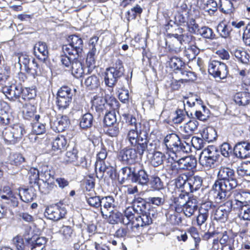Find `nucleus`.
<instances>
[{"mask_svg":"<svg viewBox=\"0 0 250 250\" xmlns=\"http://www.w3.org/2000/svg\"><path fill=\"white\" fill-rule=\"evenodd\" d=\"M68 43L63 45L62 47L63 53L79 57L83 50V40L76 35H71L67 39Z\"/></svg>","mask_w":250,"mask_h":250,"instance_id":"nucleus-4","label":"nucleus"},{"mask_svg":"<svg viewBox=\"0 0 250 250\" xmlns=\"http://www.w3.org/2000/svg\"><path fill=\"white\" fill-rule=\"evenodd\" d=\"M69 69H71L72 74L76 78L82 77L84 74L82 64L80 61H78V59L72 62Z\"/></svg>","mask_w":250,"mask_h":250,"instance_id":"nucleus-34","label":"nucleus"},{"mask_svg":"<svg viewBox=\"0 0 250 250\" xmlns=\"http://www.w3.org/2000/svg\"><path fill=\"white\" fill-rule=\"evenodd\" d=\"M26 72L33 76L34 78L41 76L42 74L40 65L34 59L32 60V62L26 70Z\"/></svg>","mask_w":250,"mask_h":250,"instance_id":"nucleus-42","label":"nucleus"},{"mask_svg":"<svg viewBox=\"0 0 250 250\" xmlns=\"http://www.w3.org/2000/svg\"><path fill=\"white\" fill-rule=\"evenodd\" d=\"M29 180L30 184H37L40 180V172L35 167H31L28 171Z\"/></svg>","mask_w":250,"mask_h":250,"instance_id":"nucleus-63","label":"nucleus"},{"mask_svg":"<svg viewBox=\"0 0 250 250\" xmlns=\"http://www.w3.org/2000/svg\"><path fill=\"white\" fill-rule=\"evenodd\" d=\"M106 99L103 97L95 96L92 100V106L96 111L100 114L104 112H107L106 110Z\"/></svg>","mask_w":250,"mask_h":250,"instance_id":"nucleus-26","label":"nucleus"},{"mask_svg":"<svg viewBox=\"0 0 250 250\" xmlns=\"http://www.w3.org/2000/svg\"><path fill=\"white\" fill-rule=\"evenodd\" d=\"M100 206V212L103 218L106 219L107 214H105V211H110L116 208L115 200L112 196H102Z\"/></svg>","mask_w":250,"mask_h":250,"instance_id":"nucleus-12","label":"nucleus"},{"mask_svg":"<svg viewBox=\"0 0 250 250\" xmlns=\"http://www.w3.org/2000/svg\"><path fill=\"white\" fill-rule=\"evenodd\" d=\"M203 180L198 175L191 176L188 179V193L193 192L199 189L202 185Z\"/></svg>","mask_w":250,"mask_h":250,"instance_id":"nucleus-28","label":"nucleus"},{"mask_svg":"<svg viewBox=\"0 0 250 250\" xmlns=\"http://www.w3.org/2000/svg\"><path fill=\"white\" fill-rule=\"evenodd\" d=\"M209 73L214 78L224 79L228 74V70L225 63L218 61H212L208 64Z\"/></svg>","mask_w":250,"mask_h":250,"instance_id":"nucleus-8","label":"nucleus"},{"mask_svg":"<svg viewBox=\"0 0 250 250\" xmlns=\"http://www.w3.org/2000/svg\"><path fill=\"white\" fill-rule=\"evenodd\" d=\"M77 159L78 150L76 148L73 147L66 152L64 161L66 163H71L75 162Z\"/></svg>","mask_w":250,"mask_h":250,"instance_id":"nucleus-62","label":"nucleus"},{"mask_svg":"<svg viewBox=\"0 0 250 250\" xmlns=\"http://www.w3.org/2000/svg\"><path fill=\"white\" fill-rule=\"evenodd\" d=\"M32 125V132L34 135H32L30 137V139L32 140L34 139V141H36L38 137L37 135L43 134L45 132L46 129L45 125L43 124L40 123L38 121H35ZM31 141H33L31 140Z\"/></svg>","mask_w":250,"mask_h":250,"instance_id":"nucleus-33","label":"nucleus"},{"mask_svg":"<svg viewBox=\"0 0 250 250\" xmlns=\"http://www.w3.org/2000/svg\"><path fill=\"white\" fill-rule=\"evenodd\" d=\"M216 161L212 159L211 157H208L207 155H204L203 153H201L199 158V163L205 168L209 169L215 167Z\"/></svg>","mask_w":250,"mask_h":250,"instance_id":"nucleus-48","label":"nucleus"},{"mask_svg":"<svg viewBox=\"0 0 250 250\" xmlns=\"http://www.w3.org/2000/svg\"><path fill=\"white\" fill-rule=\"evenodd\" d=\"M13 134L16 139V142L19 141L22 136L25 133L23 126L20 124L14 125L11 126Z\"/></svg>","mask_w":250,"mask_h":250,"instance_id":"nucleus-57","label":"nucleus"},{"mask_svg":"<svg viewBox=\"0 0 250 250\" xmlns=\"http://www.w3.org/2000/svg\"><path fill=\"white\" fill-rule=\"evenodd\" d=\"M74 93L71 89L67 86L61 87L58 91L57 105L59 110L67 108L71 103Z\"/></svg>","mask_w":250,"mask_h":250,"instance_id":"nucleus-5","label":"nucleus"},{"mask_svg":"<svg viewBox=\"0 0 250 250\" xmlns=\"http://www.w3.org/2000/svg\"><path fill=\"white\" fill-rule=\"evenodd\" d=\"M108 166H106L104 161H96L95 169L96 176L98 178L101 179L103 178L104 173L106 171Z\"/></svg>","mask_w":250,"mask_h":250,"instance_id":"nucleus-51","label":"nucleus"},{"mask_svg":"<svg viewBox=\"0 0 250 250\" xmlns=\"http://www.w3.org/2000/svg\"><path fill=\"white\" fill-rule=\"evenodd\" d=\"M234 100L239 105H246L249 104V95L247 93L240 92L235 94Z\"/></svg>","mask_w":250,"mask_h":250,"instance_id":"nucleus-56","label":"nucleus"},{"mask_svg":"<svg viewBox=\"0 0 250 250\" xmlns=\"http://www.w3.org/2000/svg\"><path fill=\"white\" fill-rule=\"evenodd\" d=\"M225 204H226L227 207L228 208H229L230 212L232 209L236 210H243L247 207L244 204H243L242 201H240L238 199L236 198H232L230 200H229L227 201Z\"/></svg>","mask_w":250,"mask_h":250,"instance_id":"nucleus-40","label":"nucleus"},{"mask_svg":"<svg viewBox=\"0 0 250 250\" xmlns=\"http://www.w3.org/2000/svg\"><path fill=\"white\" fill-rule=\"evenodd\" d=\"M197 34L206 39L212 40L216 39V35L214 33L213 30L208 26L201 27L198 30Z\"/></svg>","mask_w":250,"mask_h":250,"instance_id":"nucleus-44","label":"nucleus"},{"mask_svg":"<svg viewBox=\"0 0 250 250\" xmlns=\"http://www.w3.org/2000/svg\"><path fill=\"white\" fill-rule=\"evenodd\" d=\"M157 141H152L149 142L148 139V134H147L145 140L142 144H140L139 152L143 155L145 151H146L149 154H152L154 152H156L155 150L157 147Z\"/></svg>","mask_w":250,"mask_h":250,"instance_id":"nucleus-22","label":"nucleus"},{"mask_svg":"<svg viewBox=\"0 0 250 250\" xmlns=\"http://www.w3.org/2000/svg\"><path fill=\"white\" fill-rule=\"evenodd\" d=\"M152 223V219L150 212L145 211L140 215L135 217V221H133L134 227L138 228L148 226Z\"/></svg>","mask_w":250,"mask_h":250,"instance_id":"nucleus-25","label":"nucleus"},{"mask_svg":"<svg viewBox=\"0 0 250 250\" xmlns=\"http://www.w3.org/2000/svg\"><path fill=\"white\" fill-rule=\"evenodd\" d=\"M188 179L187 175L183 174L180 175L176 180V186L181 189V191H185L188 193Z\"/></svg>","mask_w":250,"mask_h":250,"instance_id":"nucleus-35","label":"nucleus"},{"mask_svg":"<svg viewBox=\"0 0 250 250\" xmlns=\"http://www.w3.org/2000/svg\"><path fill=\"white\" fill-rule=\"evenodd\" d=\"M93 116L90 113H86L83 114L80 119V126L83 129H87L90 128L93 125Z\"/></svg>","mask_w":250,"mask_h":250,"instance_id":"nucleus-32","label":"nucleus"},{"mask_svg":"<svg viewBox=\"0 0 250 250\" xmlns=\"http://www.w3.org/2000/svg\"><path fill=\"white\" fill-rule=\"evenodd\" d=\"M52 145L53 150L61 151L65 148L67 145V141L64 136L62 135L58 136L54 140Z\"/></svg>","mask_w":250,"mask_h":250,"instance_id":"nucleus-36","label":"nucleus"},{"mask_svg":"<svg viewBox=\"0 0 250 250\" xmlns=\"http://www.w3.org/2000/svg\"><path fill=\"white\" fill-rule=\"evenodd\" d=\"M36 111V108L34 105L30 104H25L22 110L23 118L28 120L38 121L40 116L39 115H35Z\"/></svg>","mask_w":250,"mask_h":250,"instance_id":"nucleus-23","label":"nucleus"},{"mask_svg":"<svg viewBox=\"0 0 250 250\" xmlns=\"http://www.w3.org/2000/svg\"><path fill=\"white\" fill-rule=\"evenodd\" d=\"M197 3L201 9L208 13L210 16L214 15L218 7L215 0H198Z\"/></svg>","mask_w":250,"mask_h":250,"instance_id":"nucleus-18","label":"nucleus"},{"mask_svg":"<svg viewBox=\"0 0 250 250\" xmlns=\"http://www.w3.org/2000/svg\"><path fill=\"white\" fill-rule=\"evenodd\" d=\"M94 191L90 193L86 192L84 193L85 200L86 203L91 207L95 208H100L101 206V201L102 196L96 195Z\"/></svg>","mask_w":250,"mask_h":250,"instance_id":"nucleus-27","label":"nucleus"},{"mask_svg":"<svg viewBox=\"0 0 250 250\" xmlns=\"http://www.w3.org/2000/svg\"><path fill=\"white\" fill-rule=\"evenodd\" d=\"M164 144L167 149L173 153L183 152L188 153L190 151V146L186 141H181L175 133L167 134L164 139Z\"/></svg>","mask_w":250,"mask_h":250,"instance_id":"nucleus-3","label":"nucleus"},{"mask_svg":"<svg viewBox=\"0 0 250 250\" xmlns=\"http://www.w3.org/2000/svg\"><path fill=\"white\" fill-rule=\"evenodd\" d=\"M235 156L241 159H245L250 156V143L242 142L237 143L233 149Z\"/></svg>","mask_w":250,"mask_h":250,"instance_id":"nucleus-13","label":"nucleus"},{"mask_svg":"<svg viewBox=\"0 0 250 250\" xmlns=\"http://www.w3.org/2000/svg\"><path fill=\"white\" fill-rule=\"evenodd\" d=\"M147 184L153 190H160L164 188L163 182L157 176H151Z\"/></svg>","mask_w":250,"mask_h":250,"instance_id":"nucleus-47","label":"nucleus"},{"mask_svg":"<svg viewBox=\"0 0 250 250\" xmlns=\"http://www.w3.org/2000/svg\"><path fill=\"white\" fill-rule=\"evenodd\" d=\"M181 170L178 161H177L167 166V172L171 177H175Z\"/></svg>","mask_w":250,"mask_h":250,"instance_id":"nucleus-61","label":"nucleus"},{"mask_svg":"<svg viewBox=\"0 0 250 250\" xmlns=\"http://www.w3.org/2000/svg\"><path fill=\"white\" fill-rule=\"evenodd\" d=\"M229 212V208H228L225 203L223 205L218 208L215 207L212 212V216L214 220L221 222H224L227 220Z\"/></svg>","mask_w":250,"mask_h":250,"instance_id":"nucleus-20","label":"nucleus"},{"mask_svg":"<svg viewBox=\"0 0 250 250\" xmlns=\"http://www.w3.org/2000/svg\"><path fill=\"white\" fill-rule=\"evenodd\" d=\"M137 210L134 207H128L124 211V215H123V223L125 225L128 224L130 222L135 221L134 213Z\"/></svg>","mask_w":250,"mask_h":250,"instance_id":"nucleus-31","label":"nucleus"},{"mask_svg":"<svg viewBox=\"0 0 250 250\" xmlns=\"http://www.w3.org/2000/svg\"><path fill=\"white\" fill-rule=\"evenodd\" d=\"M124 72L125 69L122 61L117 59L112 66L106 68L105 71L102 73L104 84L110 91H113L118 79L123 76Z\"/></svg>","mask_w":250,"mask_h":250,"instance_id":"nucleus-2","label":"nucleus"},{"mask_svg":"<svg viewBox=\"0 0 250 250\" xmlns=\"http://www.w3.org/2000/svg\"><path fill=\"white\" fill-rule=\"evenodd\" d=\"M202 152L204 153V155H207L216 162L218 160L220 157L219 151L217 150V148L213 146H208Z\"/></svg>","mask_w":250,"mask_h":250,"instance_id":"nucleus-55","label":"nucleus"},{"mask_svg":"<svg viewBox=\"0 0 250 250\" xmlns=\"http://www.w3.org/2000/svg\"><path fill=\"white\" fill-rule=\"evenodd\" d=\"M72 228L68 226H63L60 229V232L63 236V239L70 240L75 236Z\"/></svg>","mask_w":250,"mask_h":250,"instance_id":"nucleus-64","label":"nucleus"},{"mask_svg":"<svg viewBox=\"0 0 250 250\" xmlns=\"http://www.w3.org/2000/svg\"><path fill=\"white\" fill-rule=\"evenodd\" d=\"M178 213L174 208L169 207L165 213L167 221L173 225H178L181 222L180 217H178Z\"/></svg>","mask_w":250,"mask_h":250,"instance_id":"nucleus-30","label":"nucleus"},{"mask_svg":"<svg viewBox=\"0 0 250 250\" xmlns=\"http://www.w3.org/2000/svg\"><path fill=\"white\" fill-rule=\"evenodd\" d=\"M37 185L40 192L44 194H48L55 187L54 184L51 181H42L38 182Z\"/></svg>","mask_w":250,"mask_h":250,"instance_id":"nucleus-54","label":"nucleus"},{"mask_svg":"<svg viewBox=\"0 0 250 250\" xmlns=\"http://www.w3.org/2000/svg\"><path fill=\"white\" fill-rule=\"evenodd\" d=\"M187 41H183L182 40H178L176 39H171L169 42L167 48L169 51L172 53H179L182 49V45L183 43L188 42Z\"/></svg>","mask_w":250,"mask_h":250,"instance_id":"nucleus-38","label":"nucleus"},{"mask_svg":"<svg viewBox=\"0 0 250 250\" xmlns=\"http://www.w3.org/2000/svg\"><path fill=\"white\" fill-rule=\"evenodd\" d=\"M61 62L64 66L68 69H70L72 65V62L78 59V57H75L74 55L66 54L63 53V55L61 56Z\"/></svg>","mask_w":250,"mask_h":250,"instance_id":"nucleus-60","label":"nucleus"},{"mask_svg":"<svg viewBox=\"0 0 250 250\" xmlns=\"http://www.w3.org/2000/svg\"><path fill=\"white\" fill-rule=\"evenodd\" d=\"M131 181L142 186L147 185L149 182L148 175L145 169L135 167L131 176Z\"/></svg>","mask_w":250,"mask_h":250,"instance_id":"nucleus-14","label":"nucleus"},{"mask_svg":"<svg viewBox=\"0 0 250 250\" xmlns=\"http://www.w3.org/2000/svg\"><path fill=\"white\" fill-rule=\"evenodd\" d=\"M165 155L160 151L154 152L150 158V162L152 166L157 167L163 163Z\"/></svg>","mask_w":250,"mask_h":250,"instance_id":"nucleus-46","label":"nucleus"},{"mask_svg":"<svg viewBox=\"0 0 250 250\" xmlns=\"http://www.w3.org/2000/svg\"><path fill=\"white\" fill-rule=\"evenodd\" d=\"M218 178L213 184L210 192L216 202H221L230 196L231 190L238 186V181L234 170L228 167L220 168Z\"/></svg>","mask_w":250,"mask_h":250,"instance_id":"nucleus-1","label":"nucleus"},{"mask_svg":"<svg viewBox=\"0 0 250 250\" xmlns=\"http://www.w3.org/2000/svg\"><path fill=\"white\" fill-rule=\"evenodd\" d=\"M198 125L199 123L197 120H191L184 125L183 132L188 133V135H192L194 132L197 129Z\"/></svg>","mask_w":250,"mask_h":250,"instance_id":"nucleus-52","label":"nucleus"},{"mask_svg":"<svg viewBox=\"0 0 250 250\" xmlns=\"http://www.w3.org/2000/svg\"><path fill=\"white\" fill-rule=\"evenodd\" d=\"M84 83L89 89H95L100 86V79L96 75H92L85 79Z\"/></svg>","mask_w":250,"mask_h":250,"instance_id":"nucleus-49","label":"nucleus"},{"mask_svg":"<svg viewBox=\"0 0 250 250\" xmlns=\"http://www.w3.org/2000/svg\"><path fill=\"white\" fill-rule=\"evenodd\" d=\"M189 193L185 191H181L178 196L174 198L173 204L171 205L170 207L174 208L177 212H182L183 208L190 198L189 196Z\"/></svg>","mask_w":250,"mask_h":250,"instance_id":"nucleus-17","label":"nucleus"},{"mask_svg":"<svg viewBox=\"0 0 250 250\" xmlns=\"http://www.w3.org/2000/svg\"><path fill=\"white\" fill-rule=\"evenodd\" d=\"M232 0H220L219 7L221 12L225 14L231 13L234 10Z\"/></svg>","mask_w":250,"mask_h":250,"instance_id":"nucleus-45","label":"nucleus"},{"mask_svg":"<svg viewBox=\"0 0 250 250\" xmlns=\"http://www.w3.org/2000/svg\"><path fill=\"white\" fill-rule=\"evenodd\" d=\"M170 67L174 71H176V73L178 72L183 67H185V63L182 59L177 57H171L168 61Z\"/></svg>","mask_w":250,"mask_h":250,"instance_id":"nucleus-37","label":"nucleus"},{"mask_svg":"<svg viewBox=\"0 0 250 250\" xmlns=\"http://www.w3.org/2000/svg\"><path fill=\"white\" fill-rule=\"evenodd\" d=\"M181 170H191L196 167V159L192 156L183 157L178 160Z\"/></svg>","mask_w":250,"mask_h":250,"instance_id":"nucleus-24","label":"nucleus"},{"mask_svg":"<svg viewBox=\"0 0 250 250\" xmlns=\"http://www.w3.org/2000/svg\"><path fill=\"white\" fill-rule=\"evenodd\" d=\"M232 195L234 198L238 199L242 201L243 204L247 206L248 203L250 202V193L247 192H240L237 190H231L230 196Z\"/></svg>","mask_w":250,"mask_h":250,"instance_id":"nucleus-39","label":"nucleus"},{"mask_svg":"<svg viewBox=\"0 0 250 250\" xmlns=\"http://www.w3.org/2000/svg\"><path fill=\"white\" fill-rule=\"evenodd\" d=\"M24 162V157L19 153H11L8 158V162L15 166H20Z\"/></svg>","mask_w":250,"mask_h":250,"instance_id":"nucleus-43","label":"nucleus"},{"mask_svg":"<svg viewBox=\"0 0 250 250\" xmlns=\"http://www.w3.org/2000/svg\"><path fill=\"white\" fill-rule=\"evenodd\" d=\"M1 91L10 100L14 101L19 98L23 91L21 85L12 84L2 86Z\"/></svg>","mask_w":250,"mask_h":250,"instance_id":"nucleus-11","label":"nucleus"},{"mask_svg":"<svg viewBox=\"0 0 250 250\" xmlns=\"http://www.w3.org/2000/svg\"><path fill=\"white\" fill-rule=\"evenodd\" d=\"M106 219L110 224H117L119 222H123V214L117 210L112 209L109 211V214Z\"/></svg>","mask_w":250,"mask_h":250,"instance_id":"nucleus-53","label":"nucleus"},{"mask_svg":"<svg viewBox=\"0 0 250 250\" xmlns=\"http://www.w3.org/2000/svg\"><path fill=\"white\" fill-rule=\"evenodd\" d=\"M231 31V26L225 22L219 23L217 27V32L220 37L224 39H228L230 37Z\"/></svg>","mask_w":250,"mask_h":250,"instance_id":"nucleus-29","label":"nucleus"},{"mask_svg":"<svg viewBox=\"0 0 250 250\" xmlns=\"http://www.w3.org/2000/svg\"><path fill=\"white\" fill-rule=\"evenodd\" d=\"M0 197L5 203L9 204L11 207L15 208L19 205L18 194L12 191L8 186H4L2 188Z\"/></svg>","mask_w":250,"mask_h":250,"instance_id":"nucleus-10","label":"nucleus"},{"mask_svg":"<svg viewBox=\"0 0 250 250\" xmlns=\"http://www.w3.org/2000/svg\"><path fill=\"white\" fill-rule=\"evenodd\" d=\"M22 195L18 194V196L20 197L21 199L24 202H30L32 201L35 197L34 190L32 188L23 189Z\"/></svg>","mask_w":250,"mask_h":250,"instance_id":"nucleus-50","label":"nucleus"},{"mask_svg":"<svg viewBox=\"0 0 250 250\" xmlns=\"http://www.w3.org/2000/svg\"><path fill=\"white\" fill-rule=\"evenodd\" d=\"M233 55L239 62L244 64L249 62V54L242 49H235L233 52Z\"/></svg>","mask_w":250,"mask_h":250,"instance_id":"nucleus-41","label":"nucleus"},{"mask_svg":"<svg viewBox=\"0 0 250 250\" xmlns=\"http://www.w3.org/2000/svg\"><path fill=\"white\" fill-rule=\"evenodd\" d=\"M34 53L39 60L45 62L48 58V51L47 44L44 42H39L34 47Z\"/></svg>","mask_w":250,"mask_h":250,"instance_id":"nucleus-19","label":"nucleus"},{"mask_svg":"<svg viewBox=\"0 0 250 250\" xmlns=\"http://www.w3.org/2000/svg\"><path fill=\"white\" fill-rule=\"evenodd\" d=\"M120 156L124 162L131 164L134 163L138 159V157L141 158L142 154H140L137 147H126L120 152Z\"/></svg>","mask_w":250,"mask_h":250,"instance_id":"nucleus-9","label":"nucleus"},{"mask_svg":"<svg viewBox=\"0 0 250 250\" xmlns=\"http://www.w3.org/2000/svg\"><path fill=\"white\" fill-rule=\"evenodd\" d=\"M2 134L5 142L12 144L16 143V139L13 134L11 126L4 128L2 132Z\"/></svg>","mask_w":250,"mask_h":250,"instance_id":"nucleus-58","label":"nucleus"},{"mask_svg":"<svg viewBox=\"0 0 250 250\" xmlns=\"http://www.w3.org/2000/svg\"><path fill=\"white\" fill-rule=\"evenodd\" d=\"M25 241L31 250H42L47 242L46 239L44 237L26 238Z\"/></svg>","mask_w":250,"mask_h":250,"instance_id":"nucleus-15","label":"nucleus"},{"mask_svg":"<svg viewBox=\"0 0 250 250\" xmlns=\"http://www.w3.org/2000/svg\"><path fill=\"white\" fill-rule=\"evenodd\" d=\"M67 212L65 206L61 203L47 207L44 212L45 216L50 220L58 221L64 217Z\"/></svg>","mask_w":250,"mask_h":250,"instance_id":"nucleus-7","label":"nucleus"},{"mask_svg":"<svg viewBox=\"0 0 250 250\" xmlns=\"http://www.w3.org/2000/svg\"><path fill=\"white\" fill-rule=\"evenodd\" d=\"M198 200L196 197L192 196L188 199L186 205L182 208L184 214L188 217L193 215L195 211L197 210Z\"/></svg>","mask_w":250,"mask_h":250,"instance_id":"nucleus-21","label":"nucleus"},{"mask_svg":"<svg viewBox=\"0 0 250 250\" xmlns=\"http://www.w3.org/2000/svg\"><path fill=\"white\" fill-rule=\"evenodd\" d=\"M70 124L68 117L67 116H62L56 120H50V125L52 129L58 132L63 131Z\"/></svg>","mask_w":250,"mask_h":250,"instance_id":"nucleus-16","label":"nucleus"},{"mask_svg":"<svg viewBox=\"0 0 250 250\" xmlns=\"http://www.w3.org/2000/svg\"><path fill=\"white\" fill-rule=\"evenodd\" d=\"M147 134L137 128H130L125 134V141L131 147H137L139 150L140 144L145 140Z\"/></svg>","mask_w":250,"mask_h":250,"instance_id":"nucleus-6","label":"nucleus"},{"mask_svg":"<svg viewBox=\"0 0 250 250\" xmlns=\"http://www.w3.org/2000/svg\"><path fill=\"white\" fill-rule=\"evenodd\" d=\"M54 171L51 170L48 167L44 166L40 172V180L42 181H51V179L54 178Z\"/></svg>","mask_w":250,"mask_h":250,"instance_id":"nucleus-59","label":"nucleus"}]
</instances>
